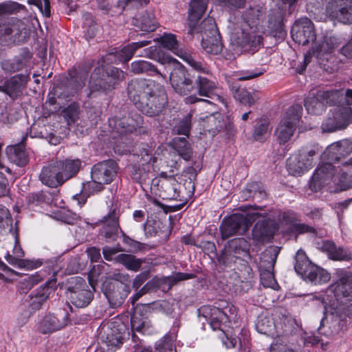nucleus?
I'll return each instance as SVG.
<instances>
[{"label": "nucleus", "instance_id": "obj_35", "mask_svg": "<svg viewBox=\"0 0 352 352\" xmlns=\"http://www.w3.org/2000/svg\"><path fill=\"white\" fill-rule=\"evenodd\" d=\"M151 43V41L147 40L131 43L124 46L118 52V58L123 63H127L138 49L149 45Z\"/></svg>", "mask_w": 352, "mask_h": 352}, {"label": "nucleus", "instance_id": "obj_60", "mask_svg": "<svg viewBox=\"0 0 352 352\" xmlns=\"http://www.w3.org/2000/svg\"><path fill=\"white\" fill-rule=\"evenodd\" d=\"M324 317L322 319L320 322V327L319 328V331L321 333H324L327 337H333L339 333L341 330L340 327V320L338 318L332 320L329 329L324 331H322V327H324Z\"/></svg>", "mask_w": 352, "mask_h": 352}, {"label": "nucleus", "instance_id": "obj_40", "mask_svg": "<svg viewBox=\"0 0 352 352\" xmlns=\"http://www.w3.org/2000/svg\"><path fill=\"white\" fill-rule=\"evenodd\" d=\"M131 325L133 332L142 333H147L151 327L150 320L136 313L131 316Z\"/></svg>", "mask_w": 352, "mask_h": 352}, {"label": "nucleus", "instance_id": "obj_47", "mask_svg": "<svg viewBox=\"0 0 352 352\" xmlns=\"http://www.w3.org/2000/svg\"><path fill=\"white\" fill-rule=\"evenodd\" d=\"M138 27L142 31L150 32L155 30L157 27V23L153 13H143L138 21Z\"/></svg>", "mask_w": 352, "mask_h": 352}, {"label": "nucleus", "instance_id": "obj_43", "mask_svg": "<svg viewBox=\"0 0 352 352\" xmlns=\"http://www.w3.org/2000/svg\"><path fill=\"white\" fill-rule=\"evenodd\" d=\"M206 9V4L204 0H192L189 8V23L195 22L200 19Z\"/></svg>", "mask_w": 352, "mask_h": 352}, {"label": "nucleus", "instance_id": "obj_14", "mask_svg": "<svg viewBox=\"0 0 352 352\" xmlns=\"http://www.w3.org/2000/svg\"><path fill=\"white\" fill-rule=\"evenodd\" d=\"M117 164L113 160H104L95 164L91 168V179L105 184L111 183L117 175Z\"/></svg>", "mask_w": 352, "mask_h": 352}, {"label": "nucleus", "instance_id": "obj_23", "mask_svg": "<svg viewBox=\"0 0 352 352\" xmlns=\"http://www.w3.org/2000/svg\"><path fill=\"white\" fill-rule=\"evenodd\" d=\"M104 226L100 234L108 240H115L119 228L118 219L116 211L113 210L103 218Z\"/></svg>", "mask_w": 352, "mask_h": 352}, {"label": "nucleus", "instance_id": "obj_26", "mask_svg": "<svg viewBox=\"0 0 352 352\" xmlns=\"http://www.w3.org/2000/svg\"><path fill=\"white\" fill-rule=\"evenodd\" d=\"M6 155L11 162L19 166H25L29 161L28 155L23 144L8 146Z\"/></svg>", "mask_w": 352, "mask_h": 352}, {"label": "nucleus", "instance_id": "obj_16", "mask_svg": "<svg viewBox=\"0 0 352 352\" xmlns=\"http://www.w3.org/2000/svg\"><path fill=\"white\" fill-rule=\"evenodd\" d=\"M352 153V142L342 140L329 145L322 155L323 161L336 163Z\"/></svg>", "mask_w": 352, "mask_h": 352}, {"label": "nucleus", "instance_id": "obj_25", "mask_svg": "<svg viewBox=\"0 0 352 352\" xmlns=\"http://www.w3.org/2000/svg\"><path fill=\"white\" fill-rule=\"evenodd\" d=\"M250 243L243 238H236L230 241L228 243V252L236 257L247 256L250 258L249 253Z\"/></svg>", "mask_w": 352, "mask_h": 352}, {"label": "nucleus", "instance_id": "obj_24", "mask_svg": "<svg viewBox=\"0 0 352 352\" xmlns=\"http://www.w3.org/2000/svg\"><path fill=\"white\" fill-rule=\"evenodd\" d=\"M320 249L332 260L349 261L351 258V254L348 250L337 248L333 242L329 241H324Z\"/></svg>", "mask_w": 352, "mask_h": 352}, {"label": "nucleus", "instance_id": "obj_17", "mask_svg": "<svg viewBox=\"0 0 352 352\" xmlns=\"http://www.w3.org/2000/svg\"><path fill=\"white\" fill-rule=\"evenodd\" d=\"M104 61L102 60V63H98V66L96 67L91 74L89 89V93L88 97L95 93H104L111 90L110 81L106 80L104 76V69L103 64Z\"/></svg>", "mask_w": 352, "mask_h": 352}, {"label": "nucleus", "instance_id": "obj_46", "mask_svg": "<svg viewBox=\"0 0 352 352\" xmlns=\"http://www.w3.org/2000/svg\"><path fill=\"white\" fill-rule=\"evenodd\" d=\"M338 125L341 124L342 129H345L351 122L352 109L350 107H338L333 114Z\"/></svg>", "mask_w": 352, "mask_h": 352}, {"label": "nucleus", "instance_id": "obj_10", "mask_svg": "<svg viewBox=\"0 0 352 352\" xmlns=\"http://www.w3.org/2000/svg\"><path fill=\"white\" fill-rule=\"evenodd\" d=\"M294 42L306 45L316 38L314 23L308 18L300 19L295 22L291 30Z\"/></svg>", "mask_w": 352, "mask_h": 352}, {"label": "nucleus", "instance_id": "obj_15", "mask_svg": "<svg viewBox=\"0 0 352 352\" xmlns=\"http://www.w3.org/2000/svg\"><path fill=\"white\" fill-rule=\"evenodd\" d=\"M11 240L14 243L12 254L8 253L5 256L8 263L19 268H26L28 270L35 269L41 265L42 263L40 261L21 259V258L23 256L24 253L19 245L18 237L14 232L11 233Z\"/></svg>", "mask_w": 352, "mask_h": 352}, {"label": "nucleus", "instance_id": "obj_5", "mask_svg": "<svg viewBox=\"0 0 352 352\" xmlns=\"http://www.w3.org/2000/svg\"><path fill=\"white\" fill-rule=\"evenodd\" d=\"M320 151L318 145H314L311 148H303L298 154L291 156L287 161L289 173L294 176H300L307 171L315 164L314 156Z\"/></svg>", "mask_w": 352, "mask_h": 352}, {"label": "nucleus", "instance_id": "obj_7", "mask_svg": "<svg viewBox=\"0 0 352 352\" xmlns=\"http://www.w3.org/2000/svg\"><path fill=\"white\" fill-rule=\"evenodd\" d=\"M67 295L71 302L78 308L87 307L92 300L94 294L85 280L80 277L71 278L67 287Z\"/></svg>", "mask_w": 352, "mask_h": 352}, {"label": "nucleus", "instance_id": "obj_9", "mask_svg": "<svg viewBox=\"0 0 352 352\" xmlns=\"http://www.w3.org/2000/svg\"><path fill=\"white\" fill-rule=\"evenodd\" d=\"M169 80L174 91L181 96L190 94L195 89V82L190 74L180 65L172 69Z\"/></svg>", "mask_w": 352, "mask_h": 352}, {"label": "nucleus", "instance_id": "obj_58", "mask_svg": "<svg viewBox=\"0 0 352 352\" xmlns=\"http://www.w3.org/2000/svg\"><path fill=\"white\" fill-rule=\"evenodd\" d=\"M302 107L300 104H294L287 109L282 120H287L291 122L292 124L296 126L302 116Z\"/></svg>", "mask_w": 352, "mask_h": 352}, {"label": "nucleus", "instance_id": "obj_13", "mask_svg": "<svg viewBox=\"0 0 352 352\" xmlns=\"http://www.w3.org/2000/svg\"><path fill=\"white\" fill-rule=\"evenodd\" d=\"M248 229L246 218L243 214H233L223 220L220 230L221 238L226 239L236 234H243Z\"/></svg>", "mask_w": 352, "mask_h": 352}, {"label": "nucleus", "instance_id": "obj_50", "mask_svg": "<svg viewBox=\"0 0 352 352\" xmlns=\"http://www.w3.org/2000/svg\"><path fill=\"white\" fill-rule=\"evenodd\" d=\"M328 15L332 19L344 24L352 23V7L344 8L342 10H337L327 12Z\"/></svg>", "mask_w": 352, "mask_h": 352}, {"label": "nucleus", "instance_id": "obj_34", "mask_svg": "<svg viewBox=\"0 0 352 352\" xmlns=\"http://www.w3.org/2000/svg\"><path fill=\"white\" fill-rule=\"evenodd\" d=\"M52 290L48 287H40L30 295V306L32 309H39L43 304L49 298Z\"/></svg>", "mask_w": 352, "mask_h": 352}, {"label": "nucleus", "instance_id": "obj_37", "mask_svg": "<svg viewBox=\"0 0 352 352\" xmlns=\"http://www.w3.org/2000/svg\"><path fill=\"white\" fill-rule=\"evenodd\" d=\"M201 39V47L206 52L211 54H218L222 51L223 45L219 34Z\"/></svg>", "mask_w": 352, "mask_h": 352}, {"label": "nucleus", "instance_id": "obj_18", "mask_svg": "<svg viewBox=\"0 0 352 352\" xmlns=\"http://www.w3.org/2000/svg\"><path fill=\"white\" fill-rule=\"evenodd\" d=\"M39 178L43 184L52 188H56L65 182L58 162L44 166Z\"/></svg>", "mask_w": 352, "mask_h": 352}, {"label": "nucleus", "instance_id": "obj_45", "mask_svg": "<svg viewBox=\"0 0 352 352\" xmlns=\"http://www.w3.org/2000/svg\"><path fill=\"white\" fill-rule=\"evenodd\" d=\"M122 344V336L120 333H113V330L107 332L102 340V344L105 345L108 351H116Z\"/></svg>", "mask_w": 352, "mask_h": 352}, {"label": "nucleus", "instance_id": "obj_20", "mask_svg": "<svg viewBox=\"0 0 352 352\" xmlns=\"http://www.w3.org/2000/svg\"><path fill=\"white\" fill-rule=\"evenodd\" d=\"M29 75H16L0 86V91L8 94L12 99L21 96L29 80Z\"/></svg>", "mask_w": 352, "mask_h": 352}, {"label": "nucleus", "instance_id": "obj_42", "mask_svg": "<svg viewBox=\"0 0 352 352\" xmlns=\"http://www.w3.org/2000/svg\"><path fill=\"white\" fill-rule=\"evenodd\" d=\"M134 152L135 155L140 157L139 162L142 165L148 164L152 160H155L153 157V149L147 144L141 143L135 145Z\"/></svg>", "mask_w": 352, "mask_h": 352}, {"label": "nucleus", "instance_id": "obj_29", "mask_svg": "<svg viewBox=\"0 0 352 352\" xmlns=\"http://www.w3.org/2000/svg\"><path fill=\"white\" fill-rule=\"evenodd\" d=\"M65 182L74 177L80 170L82 162L79 159H66L58 162Z\"/></svg>", "mask_w": 352, "mask_h": 352}, {"label": "nucleus", "instance_id": "obj_63", "mask_svg": "<svg viewBox=\"0 0 352 352\" xmlns=\"http://www.w3.org/2000/svg\"><path fill=\"white\" fill-rule=\"evenodd\" d=\"M272 234L263 224H256L252 230L253 239L258 241H263Z\"/></svg>", "mask_w": 352, "mask_h": 352}, {"label": "nucleus", "instance_id": "obj_54", "mask_svg": "<svg viewBox=\"0 0 352 352\" xmlns=\"http://www.w3.org/2000/svg\"><path fill=\"white\" fill-rule=\"evenodd\" d=\"M269 132V122L260 120L255 125L252 135L255 140L262 141L267 138Z\"/></svg>", "mask_w": 352, "mask_h": 352}, {"label": "nucleus", "instance_id": "obj_51", "mask_svg": "<svg viewBox=\"0 0 352 352\" xmlns=\"http://www.w3.org/2000/svg\"><path fill=\"white\" fill-rule=\"evenodd\" d=\"M162 45L172 51L174 54L178 56L181 55V52H184L182 49L179 48V44L176 40L175 35L171 34H165L160 38Z\"/></svg>", "mask_w": 352, "mask_h": 352}, {"label": "nucleus", "instance_id": "obj_1", "mask_svg": "<svg viewBox=\"0 0 352 352\" xmlns=\"http://www.w3.org/2000/svg\"><path fill=\"white\" fill-rule=\"evenodd\" d=\"M127 93L137 108L149 117L162 113L168 102L164 87L150 79L131 80L128 84Z\"/></svg>", "mask_w": 352, "mask_h": 352}, {"label": "nucleus", "instance_id": "obj_8", "mask_svg": "<svg viewBox=\"0 0 352 352\" xmlns=\"http://www.w3.org/2000/svg\"><path fill=\"white\" fill-rule=\"evenodd\" d=\"M30 35V30L21 19H12L0 28V39L2 41L24 43Z\"/></svg>", "mask_w": 352, "mask_h": 352}, {"label": "nucleus", "instance_id": "obj_52", "mask_svg": "<svg viewBox=\"0 0 352 352\" xmlns=\"http://www.w3.org/2000/svg\"><path fill=\"white\" fill-rule=\"evenodd\" d=\"M104 76L106 77L107 80L111 82L110 85L112 90L116 84L124 78V73L117 67H111L106 70Z\"/></svg>", "mask_w": 352, "mask_h": 352}, {"label": "nucleus", "instance_id": "obj_31", "mask_svg": "<svg viewBox=\"0 0 352 352\" xmlns=\"http://www.w3.org/2000/svg\"><path fill=\"white\" fill-rule=\"evenodd\" d=\"M131 69L135 74L146 73L151 76L156 75L163 78H166V74H163L155 65L146 60H138L131 63Z\"/></svg>", "mask_w": 352, "mask_h": 352}, {"label": "nucleus", "instance_id": "obj_6", "mask_svg": "<svg viewBox=\"0 0 352 352\" xmlns=\"http://www.w3.org/2000/svg\"><path fill=\"white\" fill-rule=\"evenodd\" d=\"M109 124L113 131L120 135L132 133L140 135L147 133V129L143 125V117L138 113L122 118L114 117L109 120Z\"/></svg>", "mask_w": 352, "mask_h": 352}, {"label": "nucleus", "instance_id": "obj_4", "mask_svg": "<svg viewBox=\"0 0 352 352\" xmlns=\"http://www.w3.org/2000/svg\"><path fill=\"white\" fill-rule=\"evenodd\" d=\"M257 21L258 19H252L246 16L245 18H242L237 23V25L241 30V36H238L236 42L251 53H254L257 50L256 49L261 45L263 38L256 31Z\"/></svg>", "mask_w": 352, "mask_h": 352}, {"label": "nucleus", "instance_id": "obj_36", "mask_svg": "<svg viewBox=\"0 0 352 352\" xmlns=\"http://www.w3.org/2000/svg\"><path fill=\"white\" fill-rule=\"evenodd\" d=\"M311 283L317 285L326 283L330 280V274L324 269L314 265L303 276Z\"/></svg>", "mask_w": 352, "mask_h": 352}, {"label": "nucleus", "instance_id": "obj_33", "mask_svg": "<svg viewBox=\"0 0 352 352\" xmlns=\"http://www.w3.org/2000/svg\"><path fill=\"white\" fill-rule=\"evenodd\" d=\"M287 120H281L275 131V136L280 144H283L288 142L293 135L296 126Z\"/></svg>", "mask_w": 352, "mask_h": 352}, {"label": "nucleus", "instance_id": "obj_39", "mask_svg": "<svg viewBox=\"0 0 352 352\" xmlns=\"http://www.w3.org/2000/svg\"><path fill=\"white\" fill-rule=\"evenodd\" d=\"M115 259L118 263L124 265L126 269L134 272H138L144 262L143 259L136 258V256L132 254H120L118 255Z\"/></svg>", "mask_w": 352, "mask_h": 352}, {"label": "nucleus", "instance_id": "obj_27", "mask_svg": "<svg viewBox=\"0 0 352 352\" xmlns=\"http://www.w3.org/2000/svg\"><path fill=\"white\" fill-rule=\"evenodd\" d=\"M279 252L278 247L270 246L265 249L260 256L259 271L274 270Z\"/></svg>", "mask_w": 352, "mask_h": 352}, {"label": "nucleus", "instance_id": "obj_21", "mask_svg": "<svg viewBox=\"0 0 352 352\" xmlns=\"http://www.w3.org/2000/svg\"><path fill=\"white\" fill-rule=\"evenodd\" d=\"M188 34L192 36L195 34H199L204 39V37L208 38L210 37L209 35L215 36L219 33L214 19L212 17H208L204 19L199 24H196L195 22L189 23Z\"/></svg>", "mask_w": 352, "mask_h": 352}, {"label": "nucleus", "instance_id": "obj_30", "mask_svg": "<svg viewBox=\"0 0 352 352\" xmlns=\"http://www.w3.org/2000/svg\"><path fill=\"white\" fill-rule=\"evenodd\" d=\"M31 56L28 52L14 56L10 60H5L2 67L4 70L9 72H18L28 65Z\"/></svg>", "mask_w": 352, "mask_h": 352}, {"label": "nucleus", "instance_id": "obj_41", "mask_svg": "<svg viewBox=\"0 0 352 352\" xmlns=\"http://www.w3.org/2000/svg\"><path fill=\"white\" fill-rule=\"evenodd\" d=\"M86 75L76 74L75 76H71L68 80L66 89L68 91L67 96H74L81 90L85 85Z\"/></svg>", "mask_w": 352, "mask_h": 352}, {"label": "nucleus", "instance_id": "obj_48", "mask_svg": "<svg viewBox=\"0 0 352 352\" xmlns=\"http://www.w3.org/2000/svg\"><path fill=\"white\" fill-rule=\"evenodd\" d=\"M257 331L263 334L273 336L275 324L273 320L269 316H260L256 324Z\"/></svg>", "mask_w": 352, "mask_h": 352}, {"label": "nucleus", "instance_id": "obj_61", "mask_svg": "<svg viewBox=\"0 0 352 352\" xmlns=\"http://www.w3.org/2000/svg\"><path fill=\"white\" fill-rule=\"evenodd\" d=\"M131 173L132 178L138 183H145L150 179L148 170L145 167L133 166Z\"/></svg>", "mask_w": 352, "mask_h": 352}, {"label": "nucleus", "instance_id": "obj_64", "mask_svg": "<svg viewBox=\"0 0 352 352\" xmlns=\"http://www.w3.org/2000/svg\"><path fill=\"white\" fill-rule=\"evenodd\" d=\"M265 70L262 69L256 68L253 70H243L236 74V77L239 80H248L261 76Z\"/></svg>", "mask_w": 352, "mask_h": 352}, {"label": "nucleus", "instance_id": "obj_12", "mask_svg": "<svg viewBox=\"0 0 352 352\" xmlns=\"http://www.w3.org/2000/svg\"><path fill=\"white\" fill-rule=\"evenodd\" d=\"M152 185L157 186L159 196L163 199L177 200L180 197L181 184L173 176H163L152 180Z\"/></svg>", "mask_w": 352, "mask_h": 352}, {"label": "nucleus", "instance_id": "obj_49", "mask_svg": "<svg viewBox=\"0 0 352 352\" xmlns=\"http://www.w3.org/2000/svg\"><path fill=\"white\" fill-rule=\"evenodd\" d=\"M336 289L338 292L342 293L343 296L352 298L351 273H346L341 277Z\"/></svg>", "mask_w": 352, "mask_h": 352}, {"label": "nucleus", "instance_id": "obj_2", "mask_svg": "<svg viewBox=\"0 0 352 352\" xmlns=\"http://www.w3.org/2000/svg\"><path fill=\"white\" fill-rule=\"evenodd\" d=\"M333 182L338 186L340 190H345L351 187V179L349 175L342 171L340 166L336 168L329 161H324L319 164L313 174L310 182V188L318 191L325 185Z\"/></svg>", "mask_w": 352, "mask_h": 352}, {"label": "nucleus", "instance_id": "obj_44", "mask_svg": "<svg viewBox=\"0 0 352 352\" xmlns=\"http://www.w3.org/2000/svg\"><path fill=\"white\" fill-rule=\"evenodd\" d=\"M336 47H337L336 38L325 36L318 45L313 47V53L318 54V55L331 53Z\"/></svg>", "mask_w": 352, "mask_h": 352}, {"label": "nucleus", "instance_id": "obj_57", "mask_svg": "<svg viewBox=\"0 0 352 352\" xmlns=\"http://www.w3.org/2000/svg\"><path fill=\"white\" fill-rule=\"evenodd\" d=\"M12 226V220L8 209L0 205V234L7 230L11 231Z\"/></svg>", "mask_w": 352, "mask_h": 352}, {"label": "nucleus", "instance_id": "obj_53", "mask_svg": "<svg viewBox=\"0 0 352 352\" xmlns=\"http://www.w3.org/2000/svg\"><path fill=\"white\" fill-rule=\"evenodd\" d=\"M80 107L76 102L72 103L61 112L62 116L66 120L68 124L74 123L78 119Z\"/></svg>", "mask_w": 352, "mask_h": 352}, {"label": "nucleus", "instance_id": "obj_22", "mask_svg": "<svg viewBox=\"0 0 352 352\" xmlns=\"http://www.w3.org/2000/svg\"><path fill=\"white\" fill-rule=\"evenodd\" d=\"M195 89L201 96L210 98L216 97L220 100V96L216 94L217 85L214 82L208 78L199 76L195 81Z\"/></svg>", "mask_w": 352, "mask_h": 352}, {"label": "nucleus", "instance_id": "obj_59", "mask_svg": "<svg viewBox=\"0 0 352 352\" xmlns=\"http://www.w3.org/2000/svg\"><path fill=\"white\" fill-rule=\"evenodd\" d=\"M191 127V116L187 115L177 125L175 126L173 131L178 135H184L188 137Z\"/></svg>", "mask_w": 352, "mask_h": 352}, {"label": "nucleus", "instance_id": "obj_56", "mask_svg": "<svg viewBox=\"0 0 352 352\" xmlns=\"http://www.w3.org/2000/svg\"><path fill=\"white\" fill-rule=\"evenodd\" d=\"M261 283L265 287L277 289L278 285L274 278V270H265L260 271Z\"/></svg>", "mask_w": 352, "mask_h": 352}, {"label": "nucleus", "instance_id": "obj_55", "mask_svg": "<svg viewBox=\"0 0 352 352\" xmlns=\"http://www.w3.org/2000/svg\"><path fill=\"white\" fill-rule=\"evenodd\" d=\"M258 94L256 92H250L242 88L238 95H235V99L241 104L248 106L253 105L258 100Z\"/></svg>", "mask_w": 352, "mask_h": 352}, {"label": "nucleus", "instance_id": "obj_3", "mask_svg": "<svg viewBox=\"0 0 352 352\" xmlns=\"http://www.w3.org/2000/svg\"><path fill=\"white\" fill-rule=\"evenodd\" d=\"M342 94L338 89L318 90L310 94L305 100V107L309 114H320L325 104L336 105L340 103Z\"/></svg>", "mask_w": 352, "mask_h": 352}, {"label": "nucleus", "instance_id": "obj_32", "mask_svg": "<svg viewBox=\"0 0 352 352\" xmlns=\"http://www.w3.org/2000/svg\"><path fill=\"white\" fill-rule=\"evenodd\" d=\"M170 145L184 160L188 161L191 159L192 151L186 138L175 137L170 142Z\"/></svg>", "mask_w": 352, "mask_h": 352}, {"label": "nucleus", "instance_id": "obj_62", "mask_svg": "<svg viewBox=\"0 0 352 352\" xmlns=\"http://www.w3.org/2000/svg\"><path fill=\"white\" fill-rule=\"evenodd\" d=\"M3 8V14H13L21 12V10H25V7L15 1H7L1 3Z\"/></svg>", "mask_w": 352, "mask_h": 352}, {"label": "nucleus", "instance_id": "obj_19", "mask_svg": "<svg viewBox=\"0 0 352 352\" xmlns=\"http://www.w3.org/2000/svg\"><path fill=\"white\" fill-rule=\"evenodd\" d=\"M119 285L120 286H118L107 282L104 285V294L111 307H113L122 305L130 292V287Z\"/></svg>", "mask_w": 352, "mask_h": 352}, {"label": "nucleus", "instance_id": "obj_11", "mask_svg": "<svg viewBox=\"0 0 352 352\" xmlns=\"http://www.w3.org/2000/svg\"><path fill=\"white\" fill-rule=\"evenodd\" d=\"M69 322V313L65 309H60L55 314L45 315L39 323L38 329L42 333H50L60 330Z\"/></svg>", "mask_w": 352, "mask_h": 352}, {"label": "nucleus", "instance_id": "obj_38", "mask_svg": "<svg viewBox=\"0 0 352 352\" xmlns=\"http://www.w3.org/2000/svg\"><path fill=\"white\" fill-rule=\"evenodd\" d=\"M313 265L304 251L300 250L296 252L294 269L297 274L303 277Z\"/></svg>", "mask_w": 352, "mask_h": 352}, {"label": "nucleus", "instance_id": "obj_28", "mask_svg": "<svg viewBox=\"0 0 352 352\" xmlns=\"http://www.w3.org/2000/svg\"><path fill=\"white\" fill-rule=\"evenodd\" d=\"M298 0H281L282 6L279 7V10L274 12L273 15H272L270 18V23L272 24L274 23L272 28H274L281 32L282 27H283V17L286 12L287 5L289 7V12H291L293 10L294 5Z\"/></svg>", "mask_w": 352, "mask_h": 352}]
</instances>
